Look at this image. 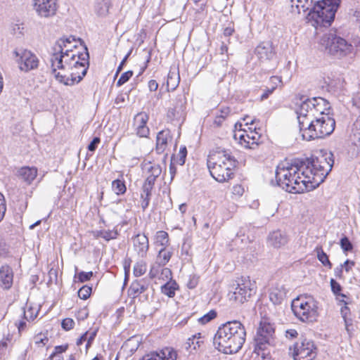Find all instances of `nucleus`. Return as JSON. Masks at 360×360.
<instances>
[{
    "mask_svg": "<svg viewBox=\"0 0 360 360\" xmlns=\"http://www.w3.org/2000/svg\"><path fill=\"white\" fill-rule=\"evenodd\" d=\"M63 41H56L52 47L51 72L56 80L72 86L82 80L89 66V53L84 46V52L74 53L71 49L63 51Z\"/></svg>",
    "mask_w": 360,
    "mask_h": 360,
    "instance_id": "obj_1",
    "label": "nucleus"
},
{
    "mask_svg": "<svg viewBox=\"0 0 360 360\" xmlns=\"http://www.w3.org/2000/svg\"><path fill=\"white\" fill-rule=\"evenodd\" d=\"M246 330L242 323L234 320L220 326L213 338L215 347L224 354H235L245 343Z\"/></svg>",
    "mask_w": 360,
    "mask_h": 360,
    "instance_id": "obj_2",
    "label": "nucleus"
},
{
    "mask_svg": "<svg viewBox=\"0 0 360 360\" xmlns=\"http://www.w3.org/2000/svg\"><path fill=\"white\" fill-rule=\"evenodd\" d=\"M305 169L297 164L281 162L276 171L277 184L291 193H302L314 190L310 188L311 181L305 174Z\"/></svg>",
    "mask_w": 360,
    "mask_h": 360,
    "instance_id": "obj_3",
    "label": "nucleus"
},
{
    "mask_svg": "<svg viewBox=\"0 0 360 360\" xmlns=\"http://www.w3.org/2000/svg\"><path fill=\"white\" fill-rule=\"evenodd\" d=\"M335 127V121L333 117L330 115H322L307 122V125L302 131V136L307 141L322 139L331 134Z\"/></svg>",
    "mask_w": 360,
    "mask_h": 360,
    "instance_id": "obj_4",
    "label": "nucleus"
},
{
    "mask_svg": "<svg viewBox=\"0 0 360 360\" xmlns=\"http://www.w3.org/2000/svg\"><path fill=\"white\" fill-rule=\"evenodd\" d=\"M338 0H321L317 1L307 14L309 20L316 25L328 27L333 22L338 8Z\"/></svg>",
    "mask_w": 360,
    "mask_h": 360,
    "instance_id": "obj_5",
    "label": "nucleus"
},
{
    "mask_svg": "<svg viewBox=\"0 0 360 360\" xmlns=\"http://www.w3.org/2000/svg\"><path fill=\"white\" fill-rule=\"evenodd\" d=\"M291 309L294 315L302 322H313L319 316L318 302L308 295H301L292 301Z\"/></svg>",
    "mask_w": 360,
    "mask_h": 360,
    "instance_id": "obj_6",
    "label": "nucleus"
},
{
    "mask_svg": "<svg viewBox=\"0 0 360 360\" xmlns=\"http://www.w3.org/2000/svg\"><path fill=\"white\" fill-rule=\"evenodd\" d=\"M305 174L311 181L310 188H316L331 171L334 159H306Z\"/></svg>",
    "mask_w": 360,
    "mask_h": 360,
    "instance_id": "obj_7",
    "label": "nucleus"
},
{
    "mask_svg": "<svg viewBox=\"0 0 360 360\" xmlns=\"http://www.w3.org/2000/svg\"><path fill=\"white\" fill-rule=\"evenodd\" d=\"M274 334L275 328L273 324L266 320L261 321L254 338V352L261 356L262 359H266L269 355L268 347L274 341Z\"/></svg>",
    "mask_w": 360,
    "mask_h": 360,
    "instance_id": "obj_8",
    "label": "nucleus"
},
{
    "mask_svg": "<svg viewBox=\"0 0 360 360\" xmlns=\"http://www.w3.org/2000/svg\"><path fill=\"white\" fill-rule=\"evenodd\" d=\"M320 45L327 53L337 58L348 55L353 49L351 44L342 37L338 36L335 32L331 31L321 37Z\"/></svg>",
    "mask_w": 360,
    "mask_h": 360,
    "instance_id": "obj_9",
    "label": "nucleus"
},
{
    "mask_svg": "<svg viewBox=\"0 0 360 360\" xmlns=\"http://www.w3.org/2000/svg\"><path fill=\"white\" fill-rule=\"evenodd\" d=\"M235 282L236 283L233 284L234 291L231 296V300L243 304L248 302L256 293V283L255 281H252L250 277L241 276Z\"/></svg>",
    "mask_w": 360,
    "mask_h": 360,
    "instance_id": "obj_10",
    "label": "nucleus"
},
{
    "mask_svg": "<svg viewBox=\"0 0 360 360\" xmlns=\"http://www.w3.org/2000/svg\"><path fill=\"white\" fill-rule=\"evenodd\" d=\"M294 360H313L316 356V347L314 342L307 338H300L289 348Z\"/></svg>",
    "mask_w": 360,
    "mask_h": 360,
    "instance_id": "obj_11",
    "label": "nucleus"
},
{
    "mask_svg": "<svg viewBox=\"0 0 360 360\" xmlns=\"http://www.w3.org/2000/svg\"><path fill=\"white\" fill-rule=\"evenodd\" d=\"M141 168L143 172L147 173L148 176L143 184L142 193L141 195H143L144 197L150 198L155 181L162 172V167L159 164L151 161H146V159H144Z\"/></svg>",
    "mask_w": 360,
    "mask_h": 360,
    "instance_id": "obj_12",
    "label": "nucleus"
},
{
    "mask_svg": "<svg viewBox=\"0 0 360 360\" xmlns=\"http://www.w3.org/2000/svg\"><path fill=\"white\" fill-rule=\"evenodd\" d=\"M13 53L18 57L17 62L21 71L28 72L39 68V59L31 51L27 49L15 50Z\"/></svg>",
    "mask_w": 360,
    "mask_h": 360,
    "instance_id": "obj_13",
    "label": "nucleus"
},
{
    "mask_svg": "<svg viewBox=\"0 0 360 360\" xmlns=\"http://www.w3.org/2000/svg\"><path fill=\"white\" fill-rule=\"evenodd\" d=\"M313 102V98L305 99L296 111L300 131H302L304 127L307 125V122L314 118L313 113L315 110Z\"/></svg>",
    "mask_w": 360,
    "mask_h": 360,
    "instance_id": "obj_14",
    "label": "nucleus"
},
{
    "mask_svg": "<svg viewBox=\"0 0 360 360\" xmlns=\"http://www.w3.org/2000/svg\"><path fill=\"white\" fill-rule=\"evenodd\" d=\"M214 159H207V165L210 172L211 176L219 182L225 181L231 178L233 174L227 172L226 164L223 165L219 162L212 161Z\"/></svg>",
    "mask_w": 360,
    "mask_h": 360,
    "instance_id": "obj_15",
    "label": "nucleus"
},
{
    "mask_svg": "<svg viewBox=\"0 0 360 360\" xmlns=\"http://www.w3.org/2000/svg\"><path fill=\"white\" fill-rule=\"evenodd\" d=\"M34 8L40 17L53 16L57 11V0H33Z\"/></svg>",
    "mask_w": 360,
    "mask_h": 360,
    "instance_id": "obj_16",
    "label": "nucleus"
},
{
    "mask_svg": "<svg viewBox=\"0 0 360 360\" xmlns=\"http://www.w3.org/2000/svg\"><path fill=\"white\" fill-rule=\"evenodd\" d=\"M176 352L171 347H165L159 352H151L145 354L140 360H176Z\"/></svg>",
    "mask_w": 360,
    "mask_h": 360,
    "instance_id": "obj_17",
    "label": "nucleus"
},
{
    "mask_svg": "<svg viewBox=\"0 0 360 360\" xmlns=\"http://www.w3.org/2000/svg\"><path fill=\"white\" fill-rule=\"evenodd\" d=\"M173 137L171 131L168 129L159 131L156 136L157 153L160 155L163 153L168 147L169 143L172 141Z\"/></svg>",
    "mask_w": 360,
    "mask_h": 360,
    "instance_id": "obj_18",
    "label": "nucleus"
},
{
    "mask_svg": "<svg viewBox=\"0 0 360 360\" xmlns=\"http://www.w3.org/2000/svg\"><path fill=\"white\" fill-rule=\"evenodd\" d=\"M255 55L262 62L271 60L275 52L270 42H262L259 44L255 51Z\"/></svg>",
    "mask_w": 360,
    "mask_h": 360,
    "instance_id": "obj_19",
    "label": "nucleus"
},
{
    "mask_svg": "<svg viewBox=\"0 0 360 360\" xmlns=\"http://www.w3.org/2000/svg\"><path fill=\"white\" fill-rule=\"evenodd\" d=\"M149 285L150 281L147 278L136 279L131 283L128 290V294L133 298H136L147 290Z\"/></svg>",
    "mask_w": 360,
    "mask_h": 360,
    "instance_id": "obj_20",
    "label": "nucleus"
},
{
    "mask_svg": "<svg viewBox=\"0 0 360 360\" xmlns=\"http://www.w3.org/2000/svg\"><path fill=\"white\" fill-rule=\"evenodd\" d=\"M134 248L139 257H145L149 248V241L145 234L138 233L133 238Z\"/></svg>",
    "mask_w": 360,
    "mask_h": 360,
    "instance_id": "obj_21",
    "label": "nucleus"
},
{
    "mask_svg": "<svg viewBox=\"0 0 360 360\" xmlns=\"http://www.w3.org/2000/svg\"><path fill=\"white\" fill-rule=\"evenodd\" d=\"M288 290L283 285L276 284L269 291V300L275 305L281 304L287 296Z\"/></svg>",
    "mask_w": 360,
    "mask_h": 360,
    "instance_id": "obj_22",
    "label": "nucleus"
},
{
    "mask_svg": "<svg viewBox=\"0 0 360 360\" xmlns=\"http://www.w3.org/2000/svg\"><path fill=\"white\" fill-rule=\"evenodd\" d=\"M288 242V236L281 230L274 231L270 233L268 236V243L275 248H280L286 245Z\"/></svg>",
    "mask_w": 360,
    "mask_h": 360,
    "instance_id": "obj_23",
    "label": "nucleus"
},
{
    "mask_svg": "<svg viewBox=\"0 0 360 360\" xmlns=\"http://www.w3.org/2000/svg\"><path fill=\"white\" fill-rule=\"evenodd\" d=\"M240 134L236 133L234 134V139L239 140V143L247 148H251V144H257L259 136L257 132L250 131V134H248L246 131H239Z\"/></svg>",
    "mask_w": 360,
    "mask_h": 360,
    "instance_id": "obj_24",
    "label": "nucleus"
},
{
    "mask_svg": "<svg viewBox=\"0 0 360 360\" xmlns=\"http://www.w3.org/2000/svg\"><path fill=\"white\" fill-rule=\"evenodd\" d=\"M13 271L12 268L5 264L0 268V283L4 289H10L13 285Z\"/></svg>",
    "mask_w": 360,
    "mask_h": 360,
    "instance_id": "obj_25",
    "label": "nucleus"
},
{
    "mask_svg": "<svg viewBox=\"0 0 360 360\" xmlns=\"http://www.w3.org/2000/svg\"><path fill=\"white\" fill-rule=\"evenodd\" d=\"M313 101L315 110L313 113L314 117H321L322 115H329L328 113H325V110L330 109V103L327 100L321 97H314Z\"/></svg>",
    "mask_w": 360,
    "mask_h": 360,
    "instance_id": "obj_26",
    "label": "nucleus"
},
{
    "mask_svg": "<svg viewBox=\"0 0 360 360\" xmlns=\"http://www.w3.org/2000/svg\"><path fill=\"white\" fill-rule=\"evenodd\" d=\"M290 6L292 13L300 14L310 11L314 5L312 0H290Z\"/></svg>",
    "mask_w": 360,
    "mask_h": 360,
    "instance_id": "obj_27",
    "label": "nucleus"
},
{
    "mask_svg": "<svg viewBox=\"0 0 360 360\" xmlns=\"http://www.w3.org/2000/svg\"><path fill=\"white\" fill-rule=\"evenodd\" d=\"M18 176L30 184L37 177V169L34 167H22L18 171Z\"/></svg>",
    "mask_w": 360,
    "mask_h": 360,
    "instance_id": "obj_28",
    "label": "nucleus"
},
{
    "mask_svg": "<svg viewBox=\"0 0 360 360\" xmlns=\"http://www.w3.org/2000/svg\"><path fill=\"white\" fill-rule=\"evenodd\" d=\"M111 6L110 0H96L94 12L98 17H105Z\"/></svg>",
    "mask_w": 360,
    "mask_h": 360,
    "instance_id": "obj_29",
    "label": "nucleus"
},
{
    "mask_svg": "<svg viewBox=\"0 0 360 360\" xmlns=\"http://www.w3.org/2000/svg\"><path fill=\"white\" fill-rule=\"evenodd\" d=\"M177 290H179V285L172 278L161 287V292L171 298L175 296V292Z\"/></svg>",
    "mask_w": 360,
    "mask_h": 360,
    "instance_id": "obj_30",
    "label": "nucleus"
},
{
    "mask_svg": "<svg viewBox=\"0 0 360 360\" xmlns=\"http://www.w3.org/2000/svg\"><path fill=\"white\" fill-rule=\"evenodd\" d=\"M233 158L231 156V153L229 150L220 146L215 145L212 146L209 151V155L207 158Z\"/></svg>",
    "mask_w": 360,
    "mask_h": 360,
    "instance_id": "obj_31",
    "label": "nucleus"
},
{
    "mask_svg": "<svg viewBox=\"0 0 360 360\" xmlns=\"http://www.w3.org/2000/svg\"><path fill=\"white\" fill-rule=\"evenodd\" d=\"M180 76L179 72L169 71L167 78V86L168 91H174L179 86Z\"/></svg>",
    "mask_w": 360,
    "mask_h": 360,
    "instance_id": "obj_32",
    "label": "nucleus"
},
{
    "mask_svg": "<svg viewBox=\"0 0 360 360\" xmlns=\"http://www.w3.org/2000/svg\"><path fill=\"white\" fill-rule=\"evenodd\" d=\"M197 335H193L189 338L186 342L185 348L192 352L193 350L200 349L201 345L204 343L203 340H196Z\"/></svg>",
    "mask_w": 360,
    "mask_h": 360,
    "instance_id": "obj_33",
    "label": "nucleus"
},
{
    "mask_svg": "<svg viewBox=\"0 0 360 360\" xmlns=\"http://www.w3.org/2000/svg\"><path fill=\"white\" fill-rule=\"evenodd\" d=\"M317 254L318 259L322 263V264L325 266H328L329 269L332 268V263L330 262L328 259V256L327 254L323 250L321 247H317L315 250Z\"/></svg>",
    "mask_w": 360,
    "mask_h": 360,
    "instance_id": "obj_34",
    "label": "nucleus"
},
{
    "mask_svg": "<svg viewBox=\"0 0 360 360\" xmlns=\"http://www.w3.org/2000/svg\"><path fill=\"white\" fill-rule=\"evenodd\" d=\"M172 255V252L167 250L165 247L160 250L158 255L159 264L162 266L165 265L169 261Z\"/></svg>",
    "mask_w": 360,
    "mask_h": 360,
    "instance_id": "obj_35",
    "label": "nucleus"
},
{
    "mask_svg": "<svg viewBox=\"0 0 360 360\" xmlns=\"http://www.w3.org/2000/svg\"><path fill=\"white\" fill-rule=\"evenodd\" d=\"M112 189L117 195H122L126 192L127 188L124 181L115 179L112 182Z\"/></svg>",
    "mask_w": 360,
    "mask_h": 360,
    "instance_id": "obj_36",
    "label": "nucleus"
},
{
    "mask_svg": "<svg viewBox=\"0 0 360 360\" xmlns=\"http://www.w3.org/2000/svg\"><path fill=\"white\" fill-rule=\"evenodd\" d=\"M156 243L165 247L169 244V235L166 231H159L155 235Z\"/></svg>",
    "mask_w": 360,
    "mask_h": 360,
    "instance_id": "obj_37",
    "label": "nucleus"
},
{
    "mask_svg": "<svg viewBox=\"0 0 360 360\" xmlns=\"http://www.w3.org/2000/svg\"><path fill=\"white\" fill-rule=\"evenodd\" d=\"M118 236L117 230H103L100 231L97 236L104 238L105 240L109 241L112 239H115Z\"/></svg>",
    "mask_w": 360,
    "mask_h": 360,
    "instance_id": "obj_38",
    "label": "nucleus"
},
{
    "mask_svg": "<svg viewBox=\"0 0 360 360\" xmlns=\"http://www.w3.org/2000/svg\"><path fill=\"white\" fill-rule=\"evenodd\" d=\"M183 112H181L180 109H176L175 108H171L168 110L167 113V118L170 122H173L174 120H179L182 116Z\"/></svg>",
    "mask_w": 360,
    "mask_h": 360,
    "instance_id": "obj_39",
    "label": "nucleus"
},
{
    "mask_svg": "<svg viewBox=\"0 0 360 360\" xmlns=\"http://www.w3.org/2000/svg\"><path fill=\"white\" fill-rule=\"evenodd\" d=\"M340 245L344 252H348L352 251L354 245L349 240V238L344 236L340 240Z\"/></svg>",
    "mask_w": 360,
    "mask_h": 360,
    "instance_id": "obj_40",
    "label": "nucleus"
},
{
    "mask_svg": "<svg viewBox=\"0 0 360 360\" xmlns=\"http://www.w3.org/2000/svg\"><path fill=\"white\" fill-rule=\"evenodd\" d=\"M91 291H92V288L89 286V285H83L82 288H80L77 292L78 293V297L82 299V300H87L91 294Z\"/></svg>",
    "mask_w": 360,
    "mask_h": 360,
    "instance_id": "obj_41",
    "label": "nucleus"
},
{
    "mask_svg": "<svg viewBox=\"0 0 360 360\" xmlns=\"http://www.w3.org/2000/svg\"><path fill=\"white\" fill-rule=\"evenodd\" d=\"M217 316V313L215 310L212 309L209 312H207L206 314L202 316L198 319V321L201 324H206L211 321L212 320L214 319Z\"/></svg>",
    "mask_w": 360,
    "mask_h": 360,
    "instance_id": "obj_42",
    "label": "nucleus"
},
{
    "mask_svg": "<svg viewBox=\"0 0 360 360\" xmlns=\"http://www.w3.org/2000/svg\"><path fill=\"white\" fill-rule=\"evenodd\" d=\"M93 276L94 273L91 271L88 272L82 271L76 274L74 277L75 278H77L79 282L84 283L88 281H90Z\"/></svg>",
    "mask_w": 360,
    "mask_h": 360,
    "instance_id": "obj_43",
    "label": "nucleus"
},
{
    "mask_svg": "<svg viewBox=\"0 0 360 360\" xmlns=\"http://www.w3.org/2000/svg\"><path fill=\"white\" fill-rule=\"evenodd\" d=\"M146 271V264L143 262H137L134 266L133 274L134 276L139 277L143 275Z\"/></svg>",
    "mask_w": 360,
    "mask_h": 360,
    "instance_id": "obj_44",
    "label": "nucleus"
},
{
    "mask_svg": "<svg viewBox=\"0 0 360 360\" xmlns=\"http://www.w3.org/2000/svg\"><path fill=\"white\" fill-rule=\"evenodd\" d=\"M330 284L331 290L334 295H335L336 296H341L342 297H345L344 294L341 293L342 286L335 279L331 278L330 281Z\"/></svg>",
    "mask_w": 360,
    "mask_h": 360,
    "instance_id": "obj_45",
    "label": "nucleus"
},
{
    "mask_svg": "<svg viewBox=\"0 0 360 360\" xmlns=\"http://www.w3.org/2000/svg\"><path fill=\"white\" fill-rule=\"evenodd\" d=\"M186 104V98L184 95H179L174 100V103H173V107L176 109H180L181 112H183L184 110V105Z\"/></svg>",
    "mask_w": 360,
    "mask_h": 360,
    "instance_id": "obj_46",
    "label": "nucleus"
},
{
    "mask_svg": "<svg viewBox=\"0 0 360 360\" xmlns=\"http://www.w3.org/2000/svg\"><path fill=\"white\" fill-rule=\"evenodd\" d=\"M133 75V71L131 70H128L124 73H122L120 76V77L119 78L118 81L117 82V86H121L122 85H123L124 83H126L127 82H128L129 80V79L132 77Z\"/></svg>",
    "mask_w": 360,
    "mask_h": 360,
    "instance_id": "obj_47",
    "label": "nucleus"
},
{
    "mask_svg": "<svg viewBox=\"0 0 360 360\" xmlns=\"http://www.w3.org/2000/svg\"><path fill=\"white\" fill-rule=\"evenodd\" d=\"M319 152V155L322 157L329 155V158H334L335 156L340 155V154L335 150H333L332 149L327 148H321Z\"/></svg>",
    "mask_w": 360,
    "mask_h": 360,
    "instance_id": "obj_48",
    "label": "nucleus"
},
{
    "mask_svg": "<svg viewBox=\"0 0 360 360\" xmlns=\"http://www.w3.org/2000/svg\"><path fill=\"white\" fill-rule=\"evenodd\" d=\"M63 41L64 46H63V51H64V49H71L72 46H70V44L76 41L75 37L70 35L68 37H61L59 39H58L56 41Z\"/></svg>",
    "mask_w": 360,
    "mask_h": 360,
    "instance_id": "obj_49",
    "label": "nucleus"
},
{
    "mask_svg": "<svg viewBox=\"0 0 360 360\" xmlns=\"http://www.w3.org/2000/svg\"><path fill=\"white\" fill-rule=\"evenodd\" d=\"M352 141L356 147L357 151L360 149V131L352 129ZM358 153L356 155H358Z\"/></svg>",
    "mask_w": 360,
    "mask_h": 360,
    "instance_id": "obj_50",
    "label": "nucleus"
},
{
    "mask_svg": "<svg viewBox=\"0 0 360 360\" xmlns=\"http://www.w3.org/2000/svg\"><path fill=\"white\" fill-rule=\"evenodd\" d=\"M75 321L72 319L65 318L61 322V327L65 330H70L74 328Z\"/></svg>",
    "mask_w": 360,
    "mask_h": 360,
    "instance_id": "obj_51",
    "label": "nucleus"
},
{
    "mask_svg": "<svg viewBox=\"0 0 360 360\" xmlns=\"http://www.w3.org/2000/svg\"><path fill=\"white\" fill-rule=\"evenodd\" d=\"M6 211V203L4 195L0 193V221H2Z\"/></svg>",
    "mask_w": 360,
    "mask_h": 360,
    "instance_id": "obj_52",
    "label": "nucleus"
},
{
    "mask_svg": "<svg viewBox=\"0 0 360 360\" xmlns=\"http://www.w3.org/2000/svg\"><path fill=\"white\" fill-rule=\"evenodd\" d=\"M219 162L223 165L226 164L227 172H231V169L236 166V159H219Z\"/></svg>",
    "mask_w": 360,
    "mask_h": 360,
    "instance_id": "obj_53",
    "label": "nucleus"
},
{
    "mask_svg": "<svg viewBox=\"0 0 360 360\" xmlns=\"http://www.w3.org/2000/svg\"><path fill=\"white\" fill-rule=\"evenodd\" d=\"M279 84H282V79L278 76H272L269 79V86L274 87V91L278 87Z\"/></svg>",
    "mask_w": 360,
    "mask_h": 360,
    "instance_id": "obj_54",
    "label": "nucleus"
},
{
    "mask_svg": "<svg viewBox=\"0 0 360 360\" xmlns=\"http://www.w3.org/2000/svg\"><path fill=\"white\" fill-rule=\"evenodd\" d=\"M68 345H58V346L55 347L54 352L51 354L49 358L53 359L54 355L61 354L62 353L65 352L68 349Z\"/></svg>",
    "mask_w": 360,
    "mask_h": 360,
    "instance_id": "obj_55",
    "label": "nucleus"
},
{
    "mask_svg": "<svg viewBox=\"0 0 360 360\" xmlns=\"http://www.w3.org/2000/svg\"><path fill=\"white\" fill-rule=\"evenodd\" d=\"M149 134V129L146 125H139L137 127V134L140 137H146Z\"/></svg>",
    "mask_w": 360,
    "mask_h": 360,
    "instance_id": "obj_56",
    "label": "nucleus"
},
{
    "mask_svg": "<svg viewBox=\"0 0 360 360\" xmlns=\"http://www.w3.org/2000/svg\"><path fill=\"white\" fill-rule=\"evenodd\" d=\"M98 330H95L92 331L91 333H89L87 335V339H86V349H88L91 346L92 342H94L96 334H97Z\"/></svg>",
    "mask_w": 360,
    "mask_h": 360,
    "instance_id": "obj_57",
    "label": "nucleus"
},
{
    "mask_svg": "<svg viewBox=\"0 0 360 360\" xmlns=\"http://www.w3.org/2000/svg\"><path fill=\"white\" fill-rule=\"evenodd\" d=\"M23 30H24V27L22 26V25L15 24L13 26L12 32H13V34L20 37L23 34Z\"/></svg>",
    "mask_w": 360,
    "mask_h": 360,
    "instance_id": "obj_58",
    "label": "nucleus"
},
{
    "mask_svg": "<svg viewBox=\"0 0 360 360\" xmlns=\"http://www.w3.org/2000/svg\"><path fill=\"white\" fill-rule=\"evenodd\" d=\"M231 110L229 107H222L219 112L216 114L219 115V117L226 119L230 114Z\"/></svg>",
    "mask_w": 360,
    "mask_h": 360,
    "instance_id": "obj_59",
    "label": "nucleus"
},
{
    "mask_svg": "<svg viewBox=\"0 0 360 360\" xmlns=\"http://www.w3.org/2000/svg\"><path fill=\"white\" fill-rule=\"evenodd\" d=\"M160 266L161 265H160L158 263V264H155L151 266L150 272H149V276H150V278H154L156 277V276L159 273Z\"/></svg>",
    "mask_w": 360,
    "mask_h": 360,
    "instance_id": "obj_60",
    "label": "nucleus"
},
{
    "mask_svg": "<svg viewBox=\"0 0 360 360\" xmlns=\"http://www.w3.org/2000/svg\"><path fill=\"white\" fill-rule=\"evenodd\" d=\"M32 308H31V307L29 309V310L27 311H26L25 309H23L24 319H25L28 321H33L37 316V314L33 315V313L32 312Z\"/></svg>",
    "mask_w": 360,
    "mask_h": 360,
    "instance_id": "obj_61",
    "label": "nucleus"
},
{
    "mask_svg": "<svg viewBox=\"0 0 360 360\" xmlns=\"http://www.w3.org/2000/svg\"><path fill=\"white\" fill-rule=\"evenodd\" d=\"M101 142V139L99 137H94L91 143L88 146V149L90 151H94L98 146V144Z\"/></svg>",
    "mask_w": 360,
    "mask_h": 360,
    "instance_id": "obj_62",
    "label": "nucleus"
},
{
    "mask_svg": "<svg viewBox=\"0 0 360 360\" xmlns=\"http://www.w3.org/2000/svg\"><path fill=\"white\" fill-rule=\"evenodd\" d=\"M355 265V262L350 259H347L343 264H341L340 266H342V269H345L346 272H349L352 266Z\"/></svg>",
    "mask_w": 360,
    "mask_h": 360,
    "instance_id": "obj_63",
    "label": "nucleus"
},
{
    "mask_svg": "<svg viewBox=\"0 0 360 360\" xmlns=\"http://www.w3.org/2000/svg\"><path fill=\"white\" fill-rule=\"evenodd\" d=\"M274 87L267 86L264 89V93L261 96V101H264L269 98V96L274 92Z\"/></svg>",
    "mask_w": 360,
    "mask_h": 360,
    "instance_id": "obj_64",
    "label": "nucleus"
}]
</instances>
